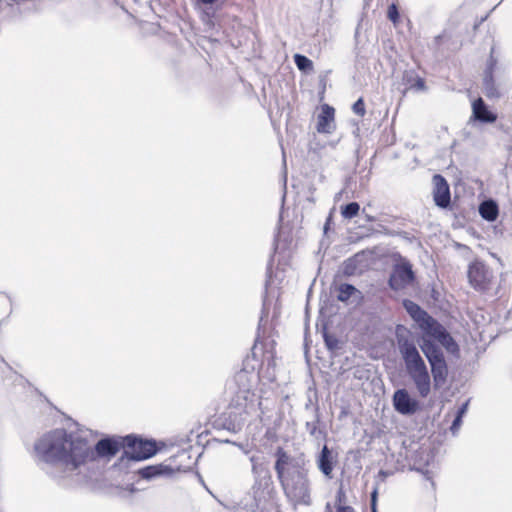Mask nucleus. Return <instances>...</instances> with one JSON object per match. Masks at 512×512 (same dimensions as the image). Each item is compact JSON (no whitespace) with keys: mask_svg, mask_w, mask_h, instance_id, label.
I'll return each mask as SVG.
<instances>
[{"mask_svg":"<svg viewBox=\"0 0 512 512\" xmlns=\"http://www.w3.org/2000/svg\"><path fill=\"white\" fill-rule=\"evenodd\" d=\"M124 451L123 436L106 435L92 447L74 432L56 428L44 433L33 445L37 467L57 483H64L81 468L100 459L110 461Z\"/></svg>","mask_w":512,"mask_h":512,"instance_id":"1","label":"nucleus"},{"mask_svg":"<svg viewBox=\"0 0 512 512\" xmlns=\"http://www.w3.org/2000/svg\"><path fill=\"white\" fill-rule=\"evenodd\" d=\"M275 456L274 469L285 495L296 504L309 505L310 482L305 457H291L281 447L276 450Z\"/></svg>","mask_w":512,"mask_h":512,"instance_id":"2","label":"nucleus"},{"mask_svg":"<svg viewBox=\"0 0 512 512\" xmlns=\"http://www.w3.org/2000/svg\"><path fill=\"white\" fill-rule=\"evenodd\" d=\"M396 341L409 377L412 379L419 395L426 398L431 392V378L427 365L416 344L409 337V332L401 325L396 328Z\"/></svg>","mask_w":512,"mask_h":512,"instance_id":"3","label":"nucleus"},{"mask_svg":"<svg viewBox=\"0 0 512 512\" xmlns=\"http://www.w3.org/2000/svg\"><path fill=\"white\" fill-rule=\"evenodd\" d=\"M261 405L256 394L249 390H242L232 400V410L228 416L218 420L219 426L233 434L239 433L247 422L248 416L256 414L258 410H260L258 417L264 413Z\"/></svg>","mask_w":512,"mask_h":512,"instance_id":"4","label":"nucleus"},{"mask_svg":"<svg viewBox=\"0 0 512 512\" xmlns=\"http://www.w3.org/2000/svg\"><path fill=\"white\" fill-rule=\"evenodd\" d=\"M250 462L253 485L248 495L251 496L252 502L246 506L250 511L255 512L268 501L273 482L267 465L259 457L251 456Z\"/></svg>","mask_w":512,"mask_h":512,"instance_id":"5","label":"nucleus"},{"mask_svg":"<svg viewBox=\"0 0 512 512\" xmlns=\"http://www.w3.org/2000/svg\"><path fill=\"white\" fill-rule=\"evenodd\" d=\"M124 451L118 458L115 466H123L127 461H143L152 458L160 451L158 442L154 439H144L136 434H128L123 436Z\"/></svg>","mask_w":512,"mask_h":512,"instance_id":"6","label":"nucleus"},{"mask_svg":"<svg viewBox=\"0 0 512 512\" xmlns=\"http://www.w3.org/2000/svg\"><path fill=\"white\" fill-rule=\"evenodd\" d=\"M418 345L430 365L434 387L440 389L448 377V365L444 354L439 345L430 339L422 338Z\"/></svg>","mask_w":512,"mask_h":512,"instance_id":"7","label":"nucleus"},{"mask_svg":"<svg viewBox=\"0 0 512 512\" xmlns=\"http://www.w3.org/2000/svg\"><path fill=\"white\" fill-rule=\"evenodd\" d=\"M493 52L494 48L491 49L483 72V92L488 99H499L503 95L504 82L501 79V67Z\"/></svg>","mask_w":512,"mask_h":512,"instance_id":"8","label":"nucleus"},{"mask_svg":"<svg viewBox=\"0 0 512 512\" xmlns=\"http://www.w3.org/2000/svg\"><path fill=\"white\" fill-rule=\"evenodd\" d=\"M423 330L424 336L422 338L439 342L449 353L454 354L459 352V346L451 334L442 324L432 317H428V321H426Z\"/></svg>","mask_w":512,"mask_h":512,"instance_id":"9","label":"nucleus"},{"mask_svg":"<svg viewBox=\"0 0 512 512\" xmlns=\"http://www.w3.org/2000/svg\"><path fill=\"white\" fill-rule=\"evenodd\" d=\"M415 278L412 265L408 261H402L393 266L388 279V286L393 291H399L411 285Z\"/></svg>","mask_w":512,"mask_h":512,"instance_id":"10","label":"nucleus"},{"mask_svg":"<svg viewBox=\"0 0 512 512\" xmlns=\"http://www.w3.org/2000/svg\"><path fill=\"white\" fill-rule=\"evenodd\" d=\"M468 279L471 286L484 292L489 289L493 273L489 267L481 261H474L468 267Z\"/></svg>","mask_w":512,"mask_h":512,"instance_id":"11","label":"nucleus"},{"mask_svg":"<svg viewBox=\"0 0 512 512\" xmlns=\"http://www.w3.org/2000/svg\"><path fill=\"white\" fill-rule=\"evenodd\" d=\"M392 404L396 412L404 416H411L420 410V403L413 398L405 388L395 390Z\"/></svg>","mask_w":512,"mask_h":512,"instance_id":"12","label":"nucleus"},{"mask_svg":"<svg viewBox=\"0 0 512 512\" xmlns=\"http://www.w3.org/2000/svg\"><path fill=\"white\" fill-rule=\"evenodd\" d=\"M433 183V199L435 205L443 209L448 208L451 203V193L447 180L442 175L435 174L433 176Z\"/></svg>","mask_w":512,"mask_h":512,"instance_id":"13","label":"nucleus"},{"mask_svg":"<svg viewBox=\"0 0 512 512\" xmlns=\"http://www.w3.org/2000/svg\"><path fill=\"white\" fill-rule=\"evenodd\" d=\"M474 121L491 124L497 120V115L492 112L484 100L479 97L472 103V117Z\"/></svg>","mask_w":512,"mask_h":512,"instance_id":"14","label":"nucleus"},{"mask_svg":"<svg viewBox=\"0 0 512 512\" xmlns=\"http://www.w3.org/2000/svg\"><path fill=\"white\" fill-rule=\"evenodd\" d=\"M334 115L335 109L328 104H324L317 118V132L330 134L334 128Z\"/></svg>","mask_w":512,"mask_h":512,"instance_id":"15","label":"nucleus"},{"mask_svg":"<svg viewBox=\"0 0 512 512\" xmlns=\"http://www.w3.org/2000/svg\"><path fill=\"white\" fill-rule=\"evenodd\" d=\"M318 469L323 473L325 477L331 479L333 477L332 472L335 466V460L332 455V451L327 445H324L317 457Z\"/></svg>","mask_w":512,"mask_h":512,"instance_id":"16","label":"nucleus"},{"mask_svg":"<svg viewBox=\"0 0 512 512\" xmlns=\"http://www.w3.org/2000/svg\"><path fill=\"white\" fill-rule=\"evenodd\" d=\"M172 474L173 468L164 464L148 465L138 470V475L145 480H152L160 476H170Z\"/></svg>","mask_w":512,"mask_h":512,"instance_id":"17","label":"nucleus"},{"mask_svg":"<svg viewBox=\"0 0 512 512\" xmlns=\"http://www.w3.org/2000/svg\"><path fill=\"white\" fill-rule=\"evenodd\" d=\"M479 215L487 222H494L499 216V205L493 198H487L478 206Z\"/></svg>","mask_w":512,"mask_h":512,"instance_id":"18","label":"nucleus"},{"mask_svg":"<svg viewBox=\"0 0 512 512\" xmlns=\"http://www.w3.org/2000/svg\"><path fill=\"white\" fill-rule=\"evenodd\" d=\"M403 307L405 308L406 312L410 315V317L416 322H426L428 321V317H430L428 313L420 307V305H418L416 302L412 300L404 299Z\"/></svg>","mask_w":512,"mask_h":512,"instance_id":"19","label":"nucleus"},{"mask_svg":"<svg viewBox=\"0 0 512 512\" xmlns=\"http://www.w3.org/2000/svg\"><path fill=\"white\" fill-rule=\"evenodd\" d=\"M403 82L408 86L409 89L416 91H425L426 84L425 80L416 74L414 70L405 71L403 74Z\"/></svg>","mask_w":512,"mask_h":512,"instance_id":"20","label":"nucleus"},{"mask_svg":"<svg viewBox=\"0 0 512 512\" xmlns=\"http://www.w3.org/2000/svg\"><path fill=\"white\" fill-rule=\"evenodd\" d=\"M21 15V9L18 4L12 1H5L0 5V16L5 21H13Z\"/></svg>","mask_w":512,"mask_h":512,"instance_id":"21","label":"nucleus"},{"mask_svg":"<svg viewBox=\"0 0 512 512\" xmlns=\"http://www.w3.org/2000/svg\"><path fill=\"white\" fill-rule=\"evenodd\" d=\"M337 291V300L344 303H347L348 300L354 295H357L359 298L362 297V293L350 283L340 284L337 288Z\"/></svg>","mask_w":512,"mask_h":512,"instance_id":"22","label":"nucleus"},{"mask_svg":"<svg viewBox=\"0 0 512 512\" xmlns=\"http://www.w3.org/2000/svg\"><path fill=\"white\" fill-rule=\"evenodd\" d=\"M294 63L296 67L303 73H310L313 71L314 65L313 61L309 59L307 56L296 53L293 56Z\"/></svg>","mask_w":512,"mask_h":512,"instance_id":"23","label":"nucleus"},{"mask_svg":"<svg viewBox=\"0 0 512 512\" xmlns=\"http://www.w3.org/2000/svg\"><path fill=\"white\" fill-rule=\"evenodd\" d=\"M322 337L328 351L334 352L340 348L338 338L334 334L329 333L326 327L322 330Z\"/></svg>","mask_w":512,"mask_h":512,"instance_id":"24","label":"nucleus"},{"mask_svg":"<svg viewBox=\"0 0 512 512\" xmlns=\"http://www.w3.org/2000/svg\"><path fill=\"white\" fill-rule=\"evenodd\" d=\"M319 422H320L319 409L316 408L314 420L307 421L305 424L306 431L316 439H318L320 436H322V431L320 429H318Z\"/></svg>","mask_w":512,"mask_h":512,"instance_id":"25","label":"nucleus"},{"mask_svg":"<svg viewBox=\"0 0 512 512\" xmlns=\"http://www.w3.org/2000/svg\"><path fill=\"white\" fill-rule=\"evenodd\" d=\"M360 211V205L357 202H349L341 206V215L345 219H352L358 215Z\"/></svg>","mask_w":512,"mask_h":512,"instance_id":"26","label":"nucleus"},{"mask_svg":"<svg viewBox=\"0 0 512 512\" xmlns=\"http://www.w3.org/2000/svg\"><path fill=\"white\" fill-rule=\"evenodd\" d=\"M387 18L393 23L397 24L400 21V13L398 6L395 3H392L388 6L387 10Z\"/></svg>","mask_w":512,"mask_h":512,"instance_id":"27","label":"nucleus"},{"mask_svg":"<svg viewBox=\"0 0 512 512\" xmlns=\"http://www.w3.org/2000/svg\"><path fill=\"white\" fill-rule=\"evenodd\" d=\"M357 269V263L354 258L347 259L343 264V273L347 276L354 275Z\"/></svg>","mask_w":512,"mask_h":512,"instance_id":"28","label":"nucleus"},{"mask_svg":"<svg viewBox=\"0 0 512 512\" xmlns=\"http://www.w3.org/2000/svg\"><path fill=\"white\" fill-rule=\"evenodd\" d=\"M204 9L205 10L203 11V14H202V20H203L205 26H207L208 28H213L215 26L214 12L210 11L211 8H204Z\"/></svg>","mask_w":512,"mask_h":512,"instance_id":"29","label":"nucleus"},{"mask_svg":"<svg viewBox=\"0 0 512 512\" xmlns=\"http://www.w3.org/2000/svg\"><path fill=\"white\" fill-rule=\"evenodd\" d=\"M352 110L358 116L362 117L365 115L366 109H365V103H364L363 98L360 97L359 99H357L354 102V104L352 105Z\"/></svg>","mask_w":512,"mask_h":512,"instance_id":"30","label":"nucleus"},{"mask_svg":"<svg viewBox=\"0 0 512 512\" xmlns=\"http://www.w3.org/2000/svg\"><path fill=\"white\" fill-rule=\"evenodd\" d=\"M197 7L213 8L221 0H194Z\"/></svg>","mask_w":512,"mask_h":512,"instance_id":"31","label":"nucleus"},{"mask_svg":"<svg viewBox=\"0 0 512 512\" xmlns=\"http://www.w3.org/2000/svg\"><path fill=\"white\" fill-rule=\"evenodd\" d=\"M462 422H463V418L461 416L454 417L452 424L450 426V431L453 435H457V433L462 425Z\"/></svg>","mask_w":512,"mask_h":512,"instance_id":"32","label":"nucleus"},{"mask_svg":"<svg viewBox=\"0 0 512 512\" xmlns=\"http://www.w3.org/2000/svg\"><path fill=\"white\" fill-rule=\"evenodd\" d=\"M468 406L469 400L461 404V406L457 409L455 416H461L463 418L468 411Z\"/></svg>","mask_w":512,"mask_h":512,"instance_id":"33","label":"nucleus"},{"mask_svg":"<svg viewBox=\"0 0 512 512\" xmlns=\"http://www.w3.org/2000/svg\"><path fill=\"white\" fill-rule=\"evenodd\" d=\"M378 500V485H375L370 493V506H376Z\"/></svg>","mask_w":512,"mask_h":512,"instance_id":"34","label":"nucleus"},{"mask_svg":"<svg viewBox=\"0 0 512 512\" xmlns=\"http://www.w3.org/2000/svg\"><path fill=\"white\" fill-rule=\"evenodd\" d=\"M336 512H355L354 508L348 505H338Z\"/></svg>","mask_w":512,"mask_h":512,"instance_id":"35","label":"nucleus"},{"mask_svg":"<svg viewBox=\"0 0 512 512\" xmlns=\"http://www.w3.org/2000/svg\"><path fill=\"white\" fill-rule=\"evenodd\" d=\"M223 442H224V443H227V444H232V445H235V446L239 447L241 450H243V452H244L245 454H248V453H249V451H248L247 449H245V448H244V446H243V444H241V443L234 442V441H231V440H229V439H225V440H223Z\"/></svg>","mask_w":512,"mask_h":512,"instance_id":"36","label":"nucleus"},{"mask_svg":"<svg viewBox=\"0 0 512 512\" xmlns=\"http://www.w3.org/2000/svg\"><path fill=\"white\" fill-rule=\"evenodd\" d=\"M391 473L386 470H380L377 475V479L380 481H385V479L390 475Z\"/></svg>","mask_w":512,"mask_h":512,"instance_id":"37","label":"nucleus"},{"mask_svg":"<svg viewBox=\"0 0 512 512\" xmlns=\"http://www.w3.org/2000/svg\"><path fill=\"white\" fill-rule=\"evenodd\" d=\"M332 223V215L330 214L326 221H325V224H324V227H323V230H324V233L327 234L328 230L330 229V225Z\"/></svg>","mask_w":512,"mask_h":512,"instance_id":"38","label":"nucleus"},{"mask_svg":"<svg viewBox=\"0 0 512 512\" xmlns=\"http://www.w3.org/2000/svg\"><path fill=\"white\" fill-rule=\"evenodd\" d=\"M366 219H367V221H369V222H373V221H375V218H374L373 216H370V215H366Z\"/></svg>","mask_w":512,"mask_h":512,"instance_id":"39","label":"nucleus"},{"mask_svg":"<svg viewBox=\"0 0 512 512\" xmlns=\"http://www.w3.org/2000/svg\"><path fill=\"white\" fill-rule=\"evenodd\" d=\"M244 376H246V372L245 371H242L238 374V379H242Z\"/></svg>","mask_w":512,"mask_h":512,"instance_id":"40","label":"nucleus"},{"mask_svg":"<svg viewBox=\"0 0 512 512\" xmlns=\"http://www.w3.org/2000/svg\"><path fill=\"white\" fill-rule=\"evenodd\" d=\"M325 512H333L329 503L326 505V511Z\"/></svg>","mask_w":512,"mask_h":512,"instance_id":"41","label":"nucleus"},{"mask_svg":"<svg viewBox=\"0 0 512 512\" xmlns=\"http://www.w3.org/2000/svg\"><path fill=\"white\" fill-rule=\"evenodd\" d=\"M371 512H378L377 505L376 506H370Z\"/></svg>","mask_w":512,"mask_h":512,"instance_id":"42","label":"nucleus"},{"mask_svg":"<svg viewBox=\"0 0 512 512\" xmlns=\"http://www.w3.org/2000/svg\"><path fill=\"white\" fill-rule=\"evenodd\" d=\"M17 379H19L20 382L26 381L22 376H17Z\"/></svg>","mask_w":512,"mask_h":512,"instance_id":"43","label":"nucleus"},{"mask_svg":"<svg viewBox=\"0 0 512 512\" xmlns=\"http://www.w3.org/2000/svg\"><path fill=\"white\" fill-rule=\"evenodd\" d=\"M441 39V35L435 37V41L438 42Z\"/></svg>","mask_w":512,"mask_h":512,"instance_id":"44","label":"nucleus"},{"mask_svg":"<svg viewBox=\"0 0 512 512\" xmlns=\"http://www.w3.org/2000/svg\"><path fill=\"white\" fill-rule=\"evenodd\" d=\"M0 512H3V511H0Z\"/></svg>","mask_w":512,"mask_h":512,"instance_id":"45","label":"nucleus"}]
</instances>
